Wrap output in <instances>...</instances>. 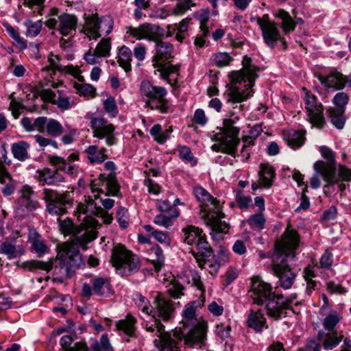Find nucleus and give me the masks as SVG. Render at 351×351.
I'll list each match as a JSON object with an SVG mask.
<instances>
[{"label":"nucleus","mask_w":351,"mask_h":351,"mask_svg":"<svg viewBox=\"0 0 351 351\" xmlns=\"http://www.w3.org/2000/svg\"><path fill=\"white\" fill-rule=\"evenodd\" d=\"M299 242L297 232L289 225L281 239L275 243V251L271 256V269L278 277L280 286L285 289H290L295 279V274L287 265V261L289 258L295 257Z\"/></svg>","instance_id":"f257e3e1"},{"label":"nucleus","mask_w":351,"mask_h":351,"mask_svg":"<svg viewBox=\"0 0 351 351\" xmlns=\"http://www.w3.org/2000/svg\"><path fill=\"white\" fill-rule=\"evenodd\" d=\"M150 321H145L143 327L146 331L153 332L158 337V339L154 341L160 351H180L178 346V342L182 337L184 339V343L189 346H201L206 337V331L203 326L199 328L190 330L186 334L185 328H177L173 332V336L165 331V326L160 321L155 318L154 316L150 317Z\"/></svg>","instance_id":"f03ea898"},{"label":"nucleus","mask_w":351,"mask_h":351,"mask_svg":"<svg viewBox=\"0 0 351 351\" xmlns=\"http://www.w3.org/2000/svg\"><path fill=\"white\" fill-rule=\"evenodd\" d=\"M243 69L230 73L228 87V101L241 103L253 95L252 87L258 77V69L252 64L251 58L245 56L242 61Z\"/></svg>","instance_id":"7ed1b4c3"},{"label":"nucleus","mask_w":351,"mask_h":351,"mask_svg":"<svg viewBox=\"0 0 351 351\" xmlns=\"http://www.w3.org/2000/svg\"><path fill=\"white\" fill-rule=\"evenodd\" d=\"M193 193L197 201L200 202L201 211L203 213L202 218L206 226L210 227L211 230L210 234L213 238L217 239L219 233L226 234L228 232L229 225L225 221H221V219L224 217V215L219 209L216 208V211L210 213L204 208V207L209 205L215 206L218 201L201 186L194 187Z\"/></svg>","instance_id":"20e7f679"},{"label":"nucleus","mask_w":351,"mask_h":351,"mask_svg":"<svg viewBox=\"0 0 351 351\" xmlns=\"http://www.w3.org/2000/svg\"><path fill=\"white\" fill-rule=\"evenodd\" d=\"M83 265L82 258L77 249L69 243L58 246L56 259L53 263V274L59 282L71 278L73 270Z\"/></svg>","instance_id":"39448f33"},{"label":"nucleus","mask_w":351,"mask_h":351,"mask_svg":"<svg viewBox=\"0 0 351 351\" xmlns=\"http://www.w3.org/2000/svg\"><path fill=\"white\" fill-rule=\"evenodd\" d=\"M230 118L223 121V127L221 132L215 134V138L218 143L212 146V149L215 152H222L230 155L235 153L237 147L239 143L238 134L239 128L234 125L235 121L239 120V117H234V112H230Z\"/></svg>","instance_id":"423d86ee"},{"label":"nucleus","mask_w":351,"mask_h":351,"mask_svg":"<svg viewBox=\"0 0 351 351\" xmlns=\"http://www.w3.org/2000/svg\"><path fill=\"white\" fill-rule=\"evenodd\" d=\"M110 261L117 271L125 276L137 272L141 266L138 256L121 244L112 248Z\"/></svg>","instance_id":"0eeeda50"},{"label":"nucleus","mask_w":351,"mask_h":351,"mask_svg":"<svg viewBox=\"0 0 351 351\" xmlns=\"http://www.w3.org/2000/svg\"><path fill=\"white\" fill-rule=\"evenodd\" d=\"M141 94L147 107L158 110L162 113L167 112L169 107L165 99V88L154 86L149 81H143L141 84Z\"/></svg>","instance_id":"6e6552de"},{"label":"nucleus","mask_w":351,"mask_h":351,"mask_svg":"<svg viewBox=\"0 0 351 351\" xmlns=\"http://www.w3.org/2000/svg\"><path fill=\"white\" fill-rule=\"evenodd\" d=\"M59 228L64 235L72 234L73 239L71 242H68L73 245L76 249L81 246L84 250L86 244L97 237V232L95 230H86L84 225L74 226L72 221L69 219L61 220L58 219Z\"/></svg>","instance_id":"1a4fd4ad"},{"label":"nucleus","mask_w":351,"mask_h":351,"mask_svg":"<svg viewBox=\"0 0 351 351\" xmlns=\"http://www.w3.org/2000/svg\"><path fill=\"white\" fill-rule=\"evenodd\" d=\"M43 199L47 202V210L54 215H62L66 213V205H71L73 197L70 192L66 191L59 193L58 191L45 189L43 190Z\"/></svg>","instance_id":"9d476101"},{"label":"nucleus","mask_w":351,"mask_h":351,"mask_svg":"<svg viewBox=\"0 0 351 351\" xmlns=\"http://www.w3.org/2000/svg\"><path fill=\"white\" fill-rule=\"evenodd\" d=\"M321 152L322 156L327 159L329 162L317 161L314 164V169L318 174L322 176L324 180L328 185H333L338 182V177L335 173V167L333 164V153L331 149L325 147L321 148Z\"/></svg>","instance_id":"9b49d317"},{"label":"nucleus","mask_w":351,"mask_h":351,"mask_svg":"<svg viewBox=\"0 0 351 351\" xmlns=\"http://www.w3.org/2000/svg\"><path fill=\"white\" fill-rule=\"evenodd\" d=\"M90 127L93 130V135L99 139H105L108 146L115 145L117 138L115 137V127L103 117H92L90 119Z\"/></svg>","instance_id":"f8f14e48"},{"label":"nucleus","mask_w":351,"mask_h":351,"mask_svg":"<svg viewBox=\"0 0 351 351\" xmlns=\"http://www.w3.org/2000/svg\"><path fill=\"white\" fill-rule=\"evenodd\" d=\"M302 90L305 94L304 101L309 121L313 126L317 128H322L326 123L323 114V106L321 104H317L315 96L308 91L306 88H303Z\"/></svg>","instance_id":"ddd939ff"},{"label":"nucleus","mask_w":351,"mask_h":351,"mask_svg":"<svg viewBox=\"0 0 351 351\" xmlns=\"http://www.w3.org/2000/svg\"><path fill=\"white\" fill-rule=\"evenodd\" d=\"M127 33L137 40L145 39L156 43L165 36V29L156 24L145 23L137 27H129Z\"/></svg>","instance_id":"4468645a"},{"label":"nucleus","mask_w":351,"mask_h":351,"mask_svg":"<svg viewBox=\"0 0 351 351\" xmlns=\"http://www.w3.org/2000/svg\"><path fill=\"white\" fill-rule=\"evenodd\" d=\"M257 23L259 25L265 42L268 46L274 48L276 42L280 41L284 49L287 48V43L280 36L276 25L269 20L267 14L263 15L261 18H257Z\"/></svg>","instance_id":"2eb2a0df"},{"label":"nucleus","mask_w":351,"mask_h":351,"mask_svg":"<svg viewBox=\"0 0 351 351\" xmlns=\"http://www.w3.org/2000/svg\"><path fill=\"white\" fill-rule=\"evenodd\" d=\"M296 298V294H293L289 298L284 300L282 295L273 293L272 298H269L266 304L267 315L276 320L280 319L285 313V310L290 308L291 304Z\"/></svg>","instance_id":"dca6fc26"},{"label":"nucleus","mask_w":351,"mask_h":351,"mask_svg":"<svg viewBox=\"0 0 351 351\" xmlns=\"http://www.w3.org/2000/svg\"><path fill=\"white\" fill-rule=\"evenodd\" d=\"M183 232H184V241L186 243L190 245H195L198 252L204 250L208 252L209 245L202 230L197 227L189 226L185 228Z\"/></svg>","instance_id":"f3484780"},{"label":"nucleus","mask_w":351,"mask_h":351,"mask_svg":"<svg viewBox=\"0 0 351 351\" xmlns=\"http://www.w3.org/2000/svg\"><path fill=\"white\" fill-rule=\"evenodd\" d=\"M192 253L196 263L200 267L207 269L211 275H215L217 273L221 266L220 261L215 255H213V252L209 247L208 252L204 250L201 252L195 253L192 250Z\"/></svg>","instance_id":"a211bd4d"},{"label":"nucleus","mask_w":351,"mask_h":351,"mask_svg":"<svg viewBox=\"0 0 351 351\" xmlns=\"http://www.w3.org/2000/svg\"><path fill=\"white\" fill-rule=\"evenodd\" d=\"M251 292V297L257 304H262L265 300H269L274 293L271 292V286L258 277L252 279Z\"/></svg>","instance_id":"6ab92c4d"},{"label":"nucleus","mask_w":351,"mask_h":351,"mask_svg":"<svg viewBox=\"0 0 351 351\" xmlns=\"http://www.w3.org/2000/svg\"><path fill=\"white\" fill-rule=\"evenodd\" d=\"M111 43L109 38H103L97 44L95 50L92 52L90 49L86 52L84 58L89 64H95L99 62V60L103 57L110 56Z\"/></svg>","instance_id":"aec40b11"},{"label":"nucleus","mask_w":351,"mask_h":351,"mask_svg":"<svg viewBox=\"0 0 351 351\" xmlns=\"http://www.w3.org/2000/svg\"><path fill=\"white\" fill-rule=\"evenodd\" d=\"M155 55L152 58L154 67L162 65L165 62L173 58V47L167 42L162 41L161 39L156 43Z\"/></svg>","instance_id":"412c9836"},{"label":"nucleus","mask_w":351,"mask_h":351,"mask_svg":"<svg viewBox=\"0 0 351 351\" xmlns=\"http://www.w3.org/2000/svg\"><path fill=\"white\" fill-rule=\"evenodd\" d=\"M1 250L10 259L20 257L25 252L23 241L16 239H6L1 243Z\"/></svg>","instance_id":"4be33fe9"},{"label":"nucleus","mask_w":351,"mask_h":351,"mask_svg":"<svg viewBox=\"0 0 351 351\" xmlns=\"http://www.w3.org/2000/svg\"><path fill=\"white\" fill-rule=\"evenodd\" d=\"M154 304L158 316L163 321H169L172 318L174 307L171 300H167L161 293H158Z\"/></svg>","instance_id":"5701e85b"},{"label":"nucleus","mask_w":351,"mask_h":351,"mask_svg":"<svg viewBox=\"0 0 351 351\" xmlns=\"http://www.w3.org/2000/svg\"><path fill=\"white\" fill-rule=\"evenodd\" d=\"M275 178V171L272 167L267 164H261L258 173V180L252 184V190L255 191L261 187L269 188Z\"/></svg>","instance_id":"b1692460"},{"label":"nucleus","mask_w":351,"mask_h":351,"mask_svg":"<svg viewBox=\"0 0 351 351\" xmlns=\"http://www.w3.org/2000/svg\"><path fill=\"white\" fill-rule=\"evenodd\" d=\"M35 178L43 184L56 185L64 180V176L58 170L52 171L49 168H45L36 171Z\"/></svg>","instance_id":"393cba45"},{"label":"nucleus","mask_w":351,"mask_h":351,"mask_svg":"<svg viewBox=\"0 0 351 351\" xmlns=\"http://www.w3.org/2000/svg\"><path fill=\"white\" fill-rule=\"evenodd\" d=\"M84 19L83 32L89 40H96L101 37V34L99 33V28H97L99 21L97 14H85Z\"/></svg>","instance_id":"a878e982"},{"label":"nucleus","mask_w":351,"mask_h":351,"mask_svg":"<svg viewBox=\"0 0 351 351\" xmlns=\"http://www.w3.org/2000/svg\"><path fill=\"white\" fill-rule=\"evenodd\" d=\"M319 80L326 88L341 90L346 83V77L338 72H332L326 77L319 75Z\"/></svg>","instance_id":"bb28decb"},{"label":"nucleus","mask_w":351,"mask_h":351,"mask_svg":"<svg viewBox=\"0 0 351 351\" xmlns=\"http://www.w3.org/2000/svg\"><path fill=\"white\" fill-rule=\"evenodd\" d=\"M28 241L31 244V250L36 252L38 257H41L45 254L48 253L49 247L42 239L41 235L35 230H29Z\"/></svg>","instance_id":"cd10ccee"},{"label":"nucleus","mask_w":351,"mask_h":351,"mask_svg":"<svg viewBox=\"0 0 351 351\" xmlns=\"http://www.w3.org/2000/svg\"><path fill=\"white\" fill-rule=\"evenodd\" d=\"M76 214L79 221H83L81 225H84L86 230H95L99 226V223L96 219L88 215L89 211L86 204L79 203L76 208Z\"/></svg>","instance_id":"c85d7f7f"},{"label":"nucleus","mask_w":351,"mask_h":351,"mask_svg":"<svg viewBox=\"0 0 351 351\" xmlns=\"http://www.w3.org/2000/svg\"><path fill=\"white\" fill-rule=\"evenodd\" d=\"M247 324L248 327L256 332H261L263 328H268L266 318L261 310H252L248 315Z\"/></svg>","instance_id":"c756f323"},{"label":"nucleus","mask_w":351,"mask_h":351,"mask_svg":"<svg viewBox=\"0 0 351 351\" xmlns=\"http://www.w3.org/2000/svg\"><path fill=\"white\" fill-rule=\"evenodd\" d=\"M58 30L62 36H68L75 31L77 19L74 15L64 14L58 16Z\"/></svg>","instance_id":"7c9ffc66"},{"label":"nucleus","mask_w":351,"mask_h":351,"mask_svg":"<svg viewBox=\"0 0 351 351\" xmlns=\"http://www.w3.org/2000/svg\"><path fill=\"white\" fill-rule=\"evenodd\" d=\"M48 161L53 166L56 167V170L64 171L65 173L73 175L75 173V166L67 162L65 159L58 156H49Z\"/></svg>","instance_id":"2f4dec72"},{"label":"nucleus","mask_w":351,"mask_h":351,"mask_svg":"<svg viewBox=\"0 0 351 351\" xmlns=\"http://www.w3.org/2000/svg\"><path fill=\"white\" fill-rule=\"evenodd\" d=\"M85 152L87 154L88 158L91 163H101L107 158L106 149L98 148L96 145L88 146Z\"/></svg>","instance_id":"473e14b6"},{"label":"nucleus","mask_w":351,"mask_h":351,"mask_svg":"<svg viewBox=\"0 0 351 351\" xmlns=\"http://www.w3.org/2000/svg\"><path fill=\"white\" fill-rule=\"evenodd\" d=\"M342 319L341 313L335 310L330 309L328 313L324 315L322 325L324 329L328 332H333L335 326Z\"/></svg>","instance_id":"72a5a7b5"},{"label":"nucleus","mask_w":351,"mask_h":351,"mask_svg":"<svg viewBox=\"0 0 351 351\" xmlns=\"http://www.w3.org/2000/svg\"><path fill=\"white\" fill-rule=\"evenodd\" d=\"M344 109L330 107L326 112L330 119L332 124L338 129H342L345 125L346 118Z\"/></svg>","instance_id":"f704fd0d"},{"label":"nucleus","mask_w":351,"mask_h":351,"mask_svg":"<svg viewBox=\"0 0 351 351\" xmlns=\"http://www.w3.org/2000/svg\"><path fill=\"white\" fill-rule=\"evenodd\" d=\"M29 144L24 141H21L18 143L12 145L11 150L14 157L20 160L24 161L29 158L28 149H29Z\"/></svg>","instance_id":"c9c22d12"},{"label":"nucleus","mask_w":351,"mask_h":351,"mask_svg":"<svg viewBox=\"0 0 351 351\" xmlns=\"http://www.w3.org/2000/svg\"><path fill=\"white\" fill-rule=\"evenodd\" d=\"M136 320L131 315H128L125 319L119 320L117 323V328L118 330L123 331L128 336H133L136 330L135 324Z\"/></svg>","instance_id":"e433bc0d"},{"label":"nucleus","mask_w":351,"mask_h":351,"mask_svg":"<svg viewBox=\"0 0 351 351\" xmlns=\"http://www.w3.org/2000/svg\"><path fill=\"white\" fill-rule=\"evenodd\" d=\"M17 213L24 217L28 216L38 206V202L34 199H19Z\"/></svg>","instance_id":"4c0bfd02"},{"label":"nucleus","mask_w":351,"mask_h":351,"mask_svg":"<svg viewBox=\"0 0 351 351\" xmlns=\"http://www.w3.org/2000/svg\"><path fill=\"white\" fill-rule=\"evenodd\" d=\"M132 51L126 46H122L119 51L117 62L125 72L131 70Z\"/></svg>","instance_id":"58836bf2"},{"label":"nucleus","mask_w":351,"mask_h":351,"mask_svg":"<svg viewBox=\"0 0 351 351\" xmlns=\"http://www.w3.org/2000/svg\"><path fill=\"white\" fill-rule=\"evenodd\" d=\"M179 216V211L173 210V213L167 215L164 213L157 215L154 219V223L159 226L169 228L173 224V220Z\"/></svg>","instance_id":"ea45409f"},{"label":"nucleus","mask_w":351,"mask_h":351,"mask_svg":"<svg viewBox=\"0 0 351 351\" xmlns=\"http://www.w3.org/2000/svg\"><path fill=\"white\" fill-rule=\"evenodd\" d=\"M93 289L95 294L107 296L112 293L111 286L108 280L103 278H98L93 281Z\"/></svg>","instance_id":"a19ab883"},{"label":"nucleus","mask_w":351,"mask_h":351,"mask_svg":"<svg viewBox=\"0 0 351 351\" xmlns=\"http://www.w3.org/2000/svg\"><path fill=\"white\" fill-rule=\"evenodd\" d=\"M343 339H344L342 333L338 335L337 331H333L326 334L322 345L326 350H330L336 348Z\"/></svg>","instance_id":"79ce46f5"},{"label":"nucleus","mask_w":351,"mask_h":351,"mask_svg":"<svg viewBox=\"0 0 351 351\" xmlns=\"http://www.w3.org/2000/svg\"><path fill=\"white\" fill-rule=\"evenodd\" d=\"M172 130L169 129L162 130L160 124L154 125L150 130V134L154 137V140L158 143L162 144L169 138Z\"/></svg>","instance_id":"37998d69"},{"label":"nucleus","mask_w":351,"mask_h":351,"mask_svg":"<svg viewBox=\"0 0 351 351\" xmlns=\"http://www.w3.org/2000/svg\"><path fill=\"white\" fill-rule=\"evenodd\" d=\"M276 15L282 20V27L285 34L294 30L295 23L287 12L284 10H279Z\"/></svg>","instance_id":"c03bdc74"},{"label":"nucleus","mask_w":351,"mask_h":351,"mask_svg":"<svg viewBox=\"0 0 351 351\" xmlns=\"http://www.w3.org/2000/svg\"><path fill=\"white\" fill-rule=\"evenodd\" d=\"M154 68L160 73L161 77L166 79L173 74L178 75L180 65H172L167 61Z\"/></svg>","instance_id":"a18cd8bd"},{"label":"nucleus","mask_w":351,"mask_h":351,"mask_svg":"<svg viewBox=\"0 0 351 351\" xmlns=\"http://www.w3.org/2000/svg\"><path fill=\"white\" fill-rule=\"evenodd\" d=\"M150 254L154 255L151 260L156 271H159L164 265L165 258L162 249L158 246H154L150 249Z\"/></svg>","instance_id":"49530a36"},{"label":"nucleus","mask_w":351,"mask_h":351,"mask_svg":"<svg viewBox=\"0 0 351 351\" xmlns=\"http://www.w3.org/2000/svg\"><path fill=\"white\" fill-rule=\"evenodd\" d=\"M26 27V36L27 37H36L39 34L42 29L43 23L40 20L33 21L32 20H27L24 23Z\"/></svg>","instance_id":"de8ad7c7"},{"label":"nucleus","mask_w":351,"mask_h":351,"mask_svg":"<svg viewBox=\"0 0 351 351\" xmlns=\"http://www.w3.org/2000/svg\"><path fill=\"white\" fill-rule=\"evenodd\" d=\"M0 183L5 184L2 188L1 191L5 196L12 195L16 189L15 182L12 180L10 173L5 174L0 177Z\"/></svg>","instance_id":"09e8293b"},{"label":"nucleus","mask_w":351,"mask_h":351,"mask_svg":"<svg viewBox=\"0 0 351 351\" xmlns=\"http://www.w3.org/2000/svg\"><path fill=\"white\" fill-rule=\"evenodd\" d=\"M134 300L142 312L150 315L152 311V307L150 305L149 301L141 293H136L134 295Z\"/></svg>","instance_id":"8fccbe9b"},{"label":"nucleus","mask_w":351,"mask_h":351,"mask_svg":"<svg viewBox=\"0 0 351 351\" xmlns=\"http://www.w3.org/2000/svg\"><path fill=\"white\" fill-rule=\"evenodd\" d=\"M46 131L49 136H58L64 132L61 123L56 119H48Z\"/></svg>","instance_id":"3c124183"},{"label":"nucleus","mask_w":351,"mask_h":351,"mask_svg":"<svg viewBox=\"0 0 351 351\" xmlns=\"http://www.w3.org/2000/svg\"><path fill=\"white\" fill-rule=\"evenodd\" d=\"M184 287L177 280H173L167 287V293L174 298L178 299L184 295Z\"/></svg>","instance_id":"603ef678"},{"label":"nucleus","mask_w":351,"mask_h":351,"mask_svg":"<svg viewBox=\"0 0 351 351\" xmlns=\"http://www.w3.org/2000/svg\"><path fill=\"white\" fill-rule=\"evenodd\" d=\"M304 139V133L303 132H294L289 135L287 143L291 148L297 149L303 145Z\"/></svg>","instance_id":"864d4df0"},{"label":"nucleus","mask_w":351,"mask_h":351,"mask_svg":"<svg viewBox=\"0 0 351 351\" xmlns=\"http://www.w3.org/2000/svg\"><path fill=\"white\" fill-rule=\"evenodd\" d=\"M106 189L108 191V193L105 194L106 196H108V194H111L112 195H117L119 187L116 180L115 173L111 172L108 175L106 182Z\"/></svg>","instance_id":"5fc2aeb1"},{"label":"nucleus","mask_w":351,"mask_h":351,"mask_svg":"<svg viewBox=\"0 0 351 351\" xmlns=\"http://www.w3.org/2000/svg\"><path fill=\"white\" fill-rule=\"evenodd\" d=\"M182 315L185 320L184 324H188L192 326H195V324H197L195 309L193 306V304H188L185 306Z\"/></svg>","instance_id":"6e6d98bb"},{"label":"nucleus","mask_w":351,"mask_h":351,"mask_svg":"<svg viewBox=\"0 0 351 351\" xmlns=\"http://www.w3.org/2000/svg\"><path fill=\"white\" fill-rule=\"evenodd\" d=\"M73 86L76 90L77 93L80 95L90 97L95 96L96 89L90 84L74 83Z\"/></svg>","instance_id":"4d7b16f0"},{"label":"nucleus","mask_w":351,"mask_h":351,"mask_svg":"<svg viewBox=\"0 0 351 351\" xmlns=\"http://www.w3.org/2000/svg\"><path fill=\"white\" fill-rule=\"evenodd\" d=\"M4 27L8 34L15 40L18 47L22 50L25 49L27 47L26 42L20 36L19 32L10 24L6 23Z\"/></svg>","instance_id":"13d9d810"},{"label":"nucleus","mask_w":351,"mask_h":351,"mask_svg":"<svg viewBox=\"0 0 351 351\" xmlns=\"http://www.w3.org/2000/svg\"><path fill=\"white\" fill-rule=\"evenodd\" d=\"M93 351H113L106 335H103L99 341H95L91 345Z\"/></svg>","instance_id":"bf43d9fd"},{"label":"nucleus","mask_w":351,"mask_h":351,"mask_svg":"<svg viewBox=\"0 0 351 351\" xmlns=\"http://www.w3.org/2000/svg\"><path fill=\"white\" fill-rule=\"evenodd\" d=\"M99 198V195L95 194L92 197H85V204L88 209L89 214L90 215H99L102 213V208L97 206L95 200Z\"/></svg>","instance_id":"052dcab7"},{"label":"nucleus","mask_w":351,"mask_h":351,"mask_svg":"<svg viewBox=\"0 0 351 351\" xmlns=\"http://www.w3.org/2000/svg\"><path fill=\"white\" fill-rule=\"evenodd\" d=\"M191 21L190 19H183L178 25H176V38L178 41L182 43L186 37V33Z\"/></svg>","instance_id":"680f3d73"},{"label":"nucleus","mask_w":351,"mask_h":351,"mask_svg":"<svg viewBox=\"0 0 351 351\" xmlns=\"http://www.w3.org/2000/svg\"><path fill=\"white\" fill-rule=\"evenodd\" d=\"M104 110L110 117H115L118 114V108L115 99L112 97H108L103 101Z\"/></svg>","instance_id":"e2e57ef3"},{"label":"nucleus","mask_w":351,"mask_h":351,"mask_svg":"<svg viewBox=\"0 0 351 351\" xmlns=\"http://www.w3.org/2000/svg\"><path fill=\"white\" fill-rule=\"evenodd\" d=\"M194 1L195 0H184V1L177 3V5L172 10V14L174 15L183 14L191 7L195 6L196 3L194 2Z\"/></svg>","instance_id":"0e129e2a"},{"label":"nucleus","mask_w":351,"mask_h":351,"mask_svg":"<svg viewBox=\"0 0 351 351\" xmlns=\"http://www.w3.org/2000/svg\"><path fill=\"white\" fill-rule=\"evenodd\" d=\"M248 223L253 228L263 229L265 223V218L262 212H260L258 214L252 215L248 219Z\"/></svg>","instance_id":"69168bd1"},{"label":"nucleus","mask_w":351,"mask_h":351,"mask_svg":"<svg viewBox=\"0 0 351 351\" xmlns=\"http://www.w3.org/2000/svg\"><path fill=\"white\" fill-rule=\"evenodd\" d=\"M232 58L227 53H218L213 56V62L218 67L229 64Z\"/></svg>","instance_id":"338daca9"},{"label":"nucleus","mask_w":351,"mask_h":351,"mask_svg":"<svg viewBox=\"0 0 351 351\" xmlns=\"http://www.w3.org/2000/svg\"><path fill=\"white\" fill-rule=\"evenodd\" d=\"M106 178L104 175L101 174L98 179L94 180L90 182V186L92 193L97 192L99 193H103L104 190L101 188L103 186H106Z\"/></svg>","instance_id":"774afa93"}]
</instances>
